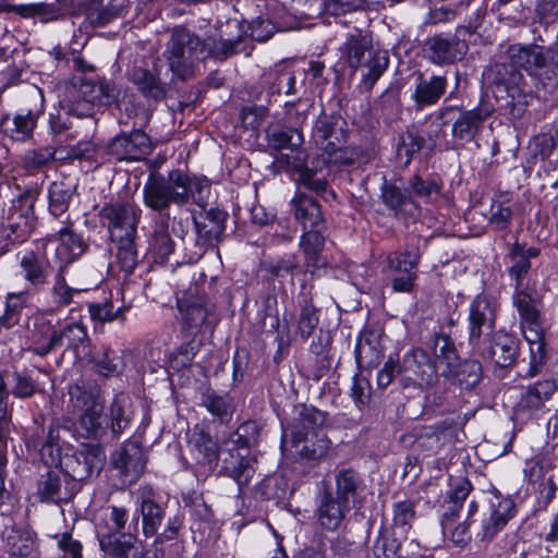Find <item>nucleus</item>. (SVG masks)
Segmentation results:
<instances>
[{"label":"nucleus","instance_id":"1","mask_svg":"<svg viewBox=\"0 0 558 558\" xmlns=\"http://www.w3.org/2000/svg\"><path fill=\"white\" fill-rule=\"evenodd\" d=\"M210 196V181L206 177L191 175L180 169L167 174L151 172L143 186L144 205L161 214L171 205L182 207L190 201L205 209Z\"/></svg>","mask_w":558,"mask_h":558},{"label":"nucleus","instance_id":"2","mask_svg":"<svg viewBox=\"0 0 558 558\" xmlns=\"http://www.w3.org/2000/svg\"><path fill=\"white\" fill-rule=\"evenodd\" d=\"M512 302L519 314L520 329L530 344V365L520 376L533 378L541 372L547 355L546 331L542 318L543 302L535 291L521 288L515 289Z\"/></svg>","mask_w":558,"mask_h":558},{"label":"nucleus","instance_id":"3","mask_svg":"<svg viewBox=\"0 0 558 558\" xmlns=\"http://www.w3.org/2000/svg\"><path fill=\"white\" fill-rule=\"evenodd\" d=\"M70 402L78 416V428L85 438L101 440L108 433L109 420L105 401L95 385L76 383L69 387Z\"/></svg>","mask_w":558,"mask_h":558},{"label":"nucleus","instance_id":"4","mask_svg":"<svg viewBox=\"0 0 558 558\" xmlns=\"http://www.w3.org/2000/svg\"><path fill=\"white\" fill-rule=\"evenodd\" d=\"M246 22L229 19L219 23L204 39H201L204 60L225 61L235 54L250 56L254 45L248 39Z\"/></svg>","mask_w":558,"mask_h":558},{"label":"nucleus","instance_id":"5","mask_svg":"<svg viewBox=\"0 0 558 558\" xmlns=\"http://www.w3.org/2000/svg\"><path fill=\"white\" fill-rule=\"evenodd\" d=\"M267 138L270 147L277 150L290 149L291 153L294 154L293 160H288V165L298 172L299 177L296 181L299 184L317 194L327 191V180L318 175L317 169L310 168L304 163L306 155L304 150L301 149L304 137L299 129L276 128L268 132Z\"/></svg>","mask_w":558,"mask_h":558},{"label":"nucleus","instance_id":"6","mask_svg":"<svg viewBox=\"0 0 558 558\" xmlns=\"http://www.w3.org/2000/svg\"><path fill=\"white\" fill-rule=\"evenodd\" d=\"M347 122L339 114H320L313 129L316 145L327 155L325 163L350 165L353 153L345 146Z\"/></svg>","mask_w":558,"mask_h":558},{"label":"nucleus","instance_id":"7","mask_svg":"<svg viewBox=\"0 0 558 558\" xmlns=\"http://www.w3.org/2000/svg\"><path fill=\"white\" fill-rule=\"evenodd\" d=\"M165 57L174 75L182 80L192 76L196 62L204 60L201 38L185 27H175Z\"/></svg>","mask_w":558,"mask_h":558},{"label":"nucleus","instance_id":"8","mask_svg":"<svg viewBox=\"0 0 558 558\" xmlns=\"http://www.w3.org/2000/svg\"><path fill=\"white\" fill-rule=\"evenodd\" d=\"M254 428L253 423L241 424L234 435L226 442L222 458V471L233 478L240 487L248 485L255 473V460L248 454L250 439L247 434Z\"/></svg>","mask_w":558,"mask_h":558},{"label":"nucleus","instance_id":"9","mask_svg":"<svg viewBox=\"0 0 558 558\" xmlns=\"http://www.w3.org/2000/svg\"><path fill=\"white\" fill-rule=\"evenodd\" d=\"M498 310V301L489 294H477L471 301L468 315V342L472 352L498 331L496 330Z\"/></svg>","mask_w":558,"mask_h":558},{"label":"nucleus","instance_id":"10","mask_svg":"<svg viewBox=\"0 0 558 558\" xmlns=\"http://www.w3.org/2000/svg\"><path fill=\"white\" fill-rule=\"evenodd\" d=\"M38 198L36 190H25L11 201L2 217V226L8 230V239L22 243L32 233L35 227L34 206Z\"/></svg>","mask_w":558,"mask_h":558},{"label":"nucleus","instance_id":"11","mask_svg":"<svg viewBox=\"0 0 558 558\" xmlns=\"http://www.w3.org/2000/svg\"><path fill=\"white\" fill-rule=\"evenodd\" d=\"M99 217L107 227L111 241L137 238V227L142 209L131 202H111L105 204Z\"/></svg>","mask_w":558,"mask_h":558},{"label":"nucleus","instance_id":"12","mask_svg":"<svg viewBox=\"0 0 558 558\" xmlns=\"http://www.w3.org/2000/svg\"><path fill=\"white\" fill-rule=\"evenodd\" d=\"M398 376L403 388L428 389L438 381L437 366L422 349H413L403 355Z\"/></svg>","mask_w":558,"mask_h":558},{"label":"nucleus","instance_id":"13","mask_svg":"<svg viewBox=\"0 0 558 558\" xmlns=\"http://www.w3.org/2000/svg\"><path fill=\"white\" fill-rule=\"evenodd\" d=\"M105 461L106 454L100 444H83L78 449L63 454L60 468L70 481L80 484L94 472L99 473Z\"/></svg>","mask_w":558,"mask_h":558},{"label":"nucleus","instance_id":"14","mask_svg":"<svg viewBox=\"0 0 558 558\" xmlns=\"http://www.w3.org/2000/svg\"><path fill=\"white\" fill-rule=\"evenodd\" d=\"M451 112H457L451 135L456 142L465 144L471 143L480 133L484 122L493 114L494 106L489 102H482L470 110L450 106L439 110L438 119L441 120Z\"/></svg>","mask_w":558,"mask_h":558},{"label":"nucleus","instance_id":"15","mask_svg":"<svg viewBox=\"0 0 558 558\" xmlns=\"http://www.w3.org/2000/svg\"><path fill=\"white\" fill-rule=\"evenodd\" d=\"M520 340L510 332L498 330L473 353L488 360L496 367L509 368L515 365L520 357Z\"/></svg>","mask_w":558,"mask_h":558},{"label":"nucleus","instance_id":"16","mask_svg":"<svg viewBox=\"0 0 558 558\" xmlns=\"http://www.w3.org/2000/svg\"><path fill=\"white\" fill-rule=\"evenodd\" d=\"M117 87L106 80L95 81L83 74L74 75L71 84L66 87L68 100L82 99L85 102L109 106L119 98Z\"/></svg>","mask_w":558,"mask_h":558},{"label":"nucleus","instance_id":"17","mask_svg":"<svg viewBox=\"0 0 558 558\" xmlns=\"http://www.w3.org/2000/svg\"><path fill=\"white\" fill-rule=\"evenodd\" d=\"M468 50V43L457 34H435L424 43L426 58L437 65L454 64L464 58Z\"/></svg>","mask_w":558,"mask_h":558},{"label":"nucleus","instance_id":"18","mask_svg":"<svg viewBox=\"0 0 558 558\" xmlns=\"http://www.w3.org/2000/svg\"><path fill=\"white\" fill-rule=\"evenodd\" d=\"M557 384L553 379L539 380L526 386L513 408L517 420H531L544 412L546 403L557 391Z\"/></svg>","mask_w":558,"mask_h":558},{"label":"nucleus","instance_id":"19","mask_svg":"<svg viewBox=\"0 0 558 558\" xmlns=\"http://www.w3.org/2000/svg\"><path fill=\"white\" fill-rule=\"evenodd\" d=\"M515 513L517 507L513 499L500 494H493L488 507L483 513L481 531L477 536L481 541H492L514 518Z\"/></svg>","mask_w":558,"mask_h":558},{"label":"nucleus","instance_id":"20","mask_svg":"<svg viewBox=\"0 0 558 558\" xmlns=\"http://www.w3.org/2000/svg\"><path fill=\"white\" fill-rule=\"evenodd\" d=\"M97 541L106 558H145V546L135 533L97 531Z\"/></svg>","mask_w":558,"mask_h":558},{"label":"nucleus","instance_id":"21","mask_svg":"<svg viewBox=\"0 0 558 558\" xmlns=\"http://www.w3.org/2000/svg\"><path fill=\"white\" fill-rule=\"evenodd\" d=\"M290 447L292 453L302 461H319L330 450V440L323 430L302 429L296 426L291 432Z\"/></svg>","mask_w":558,"mask_h":558},{"label":"nucleus","instance_id":"22","mask_svg":"<svg viewBox=\"0 0 558 558\" xmlns=\"http://www.w3.org/2000/svg\"><path fill=\"white\" fill-rule=\"evenodd\" d=\"M146 462L144 449L137 441H126L112 457L113 470L123 486H130L141 477Z\"/></svg>","mask_w":558,"mask_h":558},{"label":"nucleus","instance_id":"23","mask_svg":"<svg viewBox=\"0 0 558 558\" xmlns=\"http://www.w3.org/2000/svg\"><path fill=\"white\" fill-rule=\"evenodd\" d=\"M153 150L150 137L142 130L117 135L107 146V153L114 159L141 160Z\"/></svg>","mask_w":558,"mask_h":558},{"label":"nucleus","instance_id":"24","mask_svg":"<svg viewBox=\"0 0 558 558\" xmlns=\"http://www.w3.org/2000/svg\"><path fill=\"white\" fill-rule=\"evenodd\" d=\"M80 488V484L70 481L61 471H49L41 475L37 486V495L41 501L62 504L69 502Z\"/></svg>","mask_w":558,"mask_h":558},{"label":"nucleus","instance_id":"25","mask_svg":"<svg viewBox=\"0 0 558 558\" xmlns=\"http://www.w3.org/2000/svg\"><path fill=\"white\" fill-rule=\"evenodd\" d=\"M227 218L228 214L218 208L204 209L198 215H193L196 243L201 248L215 246L221 241Z\"/></svg>","mask_w":558,"mask_h":558},{"label":"nucleus","instance_id":"26","mask_svg":"<svg viewBox=\"0 0 558 558\" xmlns=\"http://www.w3.org/2000/svg\"><path fill=\"white\" fill-rule=\"evenodd\" d=\"M407 536L397 534V531L381 527L372 546L375 558H413L418 555V544Z\"/></svg>","mask_w":558,"mask_h":558},{"label":"nucleus","instance_id":"27","mask_svg":"<svg viewBox=\"0 0 558 558\" xmlns=\"http://www.w3.org/2000/svg\"><path fill=\"white\" fill-rule=\"evenodd\" d=\"M507 53L513 66L524 69L532 77L554 60L550 50L537 45H512Z\"/></svg>","mask_w":558,"mask_h":558},{"label":"nucleus","instance_id":"28","mask_svg":"<svg viewBox=\"0 0 558 558\" xmlns=\"http://www.w3.org/2000/svg\"><path fill=\"white\" fill-rule=\"evenodd\" d=\"M136 510L142 517L143 534L146 537L157 535L165 519V508L155 501V490L151 486H143L136 496Z\"/></svg>","mask_w":558,"mask_h":558},{"label":"nucleus","instance_id":"29","mask_svg":"<svg viewBox=\"0 0 558 558\" xmlns=\"http://www.w3.org/2000/svg\"><path fill=\"white\" fill-rule=\"evenodd\" d=\"M352 508L349 504L333 496L332 490L326 488L318 497L315 514L320 526L329 531H336L342 525Z\"/></svg>","mask_w":558,"mask_h":558},{"label":"nucleus","instance_id":"30","mask_svg":"<svg viewBox=\"0 0 558 558\" xmlns=\"http://www.w3.org/2000/svg\"><path fill=\"white\" fill-rule=\"evenodd\" d=\"M495 68L499 75L504 73L510 74L509 80L500 77L498 80V83L505 85L506 87V92L508 95L507 106L509 108L510 114L513 118L519 119L526 111L530 102L533 99V95L524 90V88L519 85V81L522 78L520 72L513 71L512 68L509 69L505 64H497Z\"/></svg>","mask_w":558,"mask_h":558},{"label":"nucleus","instance_id":"31","mask_svg":"<svg viewBox=\"0 0 558 558\" xmlns=\"http://www.w3.org/2000/svg\"><path fill=\"white\" fill-rule=\"evenodd\" d=\"M178 308L181 313L183 326L187 329L205 328L211 331L217 324L216 315L202 299H178Z\"/></svg>","mask_w":558,"mask_h":558},{"label":"nucleus","instance_id":"32","mask_svg":"<svg viewBox=\"0 0 558 558\" xmlns=\"http://www.w3.org/2000/svg\"><path fill=\"white\" fill-rule=\"evenodd\" d=\"M380 198L398 219L409 220L420 216L421 208L411 194L395 184L385 183Z\"/></svg>","mask_w":558,"mask_h":558},{"label":"nucleus","instance_id":"33","mask_svg":"<svg viewBox=\"0 0 558 558\" xmlns=\"http://www.w3.org/2000/svg\"><path fill=\"white\" fill-rule=\"evenodd\" d=\"M43 109L21 110L13 118L4 114L0 119V131L13 141L24 142L32 137Z\"/></svg>","mask_w":558,"mask_h":558},{"label":"nucleus","instance_id":"34","mask_svg":"<svg viewBox=\"0 0 558 558\" xmlns=\"http://www.w3.org/2000/svg\"><path fill=\"white\" fill-rule=\"evenodd\" d=\"M190 450L196 463L205 471H213L219 459L217 441L203 428H194L189 440Z\"/></svg>","mask_w":558,"mask_h":558},{"label":"nucleus","instance_id":"35","mask_svg":"<svg viewBox=\"0 0 558 558\" xmlns=\"http://www.w3.org/2000/svg\"><path fill=\"white\" fill-rule=\"evenodd\" d=\"M447 90V77L444 75H432L425 77L418 74L415 80L412 99L416 110L434 106L445 95Z\"/></svg>","mask_w":558,"mask_h":558},{"label":"nucleus","instance_id":"36","mask_svg":"<svg viewBox=\"0 0 558 558\" xmlns=\"http://www.w3.org/2000/svg\"><path fill=\"white\" fill-rule=\"evenodd\" d=\"M294 219L302 227V230L325 228L326 222L320 205L316 199L304 193L298 192L290 202Z\"/></svg>","mask_w":558,"mask_h":558},{"label":"nucleus","instance_id":"37","mask_svg":"<svg viewBox=\"0 0 558 558\" xmlns=\"http://www.w3.org/2000/svg\"><path fill=\"white\" fill-rule=\"evenodd\" d=\"M89 342L87 327L81 320H75L58 328L51 344H56L57 350L66 343V348L74 351L76 355H87Z\"/></svg>","mask_w":558,"mask_h":558},{"label":"nucleus","instance_id":"38","mask_svg":"<svg viewBox=\"0 0 558 558\" xmlns=\"http://www.w3.org/2000/svg\"><path fill=\"white\" fill-rule=\"evenodd\" d=\"M20 268L21 275L29 284L32 292L40 291L48 284L51 265L33 251L26 252L20 258Z\"/></svg>","mask_w":558,"mask_h":558},{"label":"nucleus","instance_id":"39","mask_svg":"<svg viewBox=\"0 0 558 558\" xmlns=\"http://www.w3.org/2000/svg\"><path fill=\"white\" fill-rule=\"evenodd\" d=\"M325 228L304 230L299 242V247L304 256L307 271L314 272L325 263L322 260V253L325 247Z\"/></svg>","mask_w":558,"mask_h":558},{"label":"nucleus","instance_id":"40","mask_svg":"<svg viewBox=\"0 0 558 558\" xmlns=\"http://www.w3.org/2000/svg\"><path fill=\"white\" fill-rule=\"evenodd\" d=\"M333 480V496L354 507L364 489V481L359 472L352 468H342L335 471Z\"/></svg>","mask_w":558,"mask_h":558},{"label":"nucleus","instance_id":"41","mask_svg":"<svg viewBox=\"0 0 558 558\" xmlns=\"http://www.w3.org/2000/svg\"><path fill=\"white\" fill-rule=\"evenodd\" d=\"M482 364L475 360L460 359L452 364V367L442 368L441 376L450 383L459 385L462 389L470 390L474 388L482 378Z\"/></svg>","mask_w":558,"mask_h":558},{"label":"nucleus","instance_id":"42","mask_svg":"<svg viewBox=\"0 0 558 558\" xmlns=\"http://www.w3.org/2000/svg\"><path fill=\"white\" fill-rule=\"evenodd\" d=\"M201 405L204 407L221 424H227L232 420L235 411L233 398L228 392L206 389L202 393Z\"/></svg>","mask_w":558,"mask_h":558},{"label":"nucleus","instance_id":"43","mask_svg":"<svg viewBox=\"0 0 558 558\" xmlns=\"http://www.w3.org/2000/svg\"><path fill=\"white\" fill-rule=\"evenodd\" d=\"M264 84L268 102L277 101L282 94L292 96L298 92L295 76L289 69L268 72L265 75Z\"/></svg>","mask_w":558,"mask_h":558},{"label":"nucleus","instance_id":"44","mask_svg":"<svg viewBox=\"0 0 558 558\" xmlns=\"http://www.w3.org/2000/svg\"><path fill=\"white\" fill-rule=\"evenodd\" d=\"M58 329L48 317L40 315L35 318L32 330L31 351L38 356H46L56 351V344H51Z\"/></svg>","mask_w":558,"mask_h":558},{"label":"nucleus","instance_id":"45","mask_svg":"<svg viewBox=\"0 0 558 558\" xmlns=\"http://www.w3.org/2000/svg\"><path fill=\"white\" fill-rule=\"evenodd\" d=\"M359 69L362 70V85L371 90L389 64L386 51L372 49L364 57Z\"/></svg>","mask_w":558,"mask_h":558},{"label":"nucleus","instance_id":"46","mask_svg":"<svg viewBox=\"0 0 558 558\" xmlns=\"http://www.w3.org/2000/svg\"><path fill=\"white\" fill-rule=\"evenodd\" d=\"M133 418L132 402L128 395H117L109 407V427L114 436L121 435Z\"/></svg>","mask_w":558,"mask_h":558},{"label":"nucleus","instance_id":"47","mask_svg":"<svg viewBox=\"0 0 558 558\" xmlns=\"http://www.w3.org/2000/svg\"><path fill=\"white\" fill-rule=\"evenodd\" d=\"M170 215L168 211L159 214L151 239V250L160 262H166L174 251V242L169 233Z\"/></svg>","mask_w":558,"mask_h":558},{"label":"nucleus","instance_id":"48","mask_svg":"<svg viewBox=\"0 0 558 558\" xmlns=\"http://www.w3.org/2000/svg\"><path fill=\"white\" fill-rule=\"evenodd\" d=\"M421 252L416 244L408 245L404 251L393 252L387 257L389 271L397 275L417 274Z\"/></svg>","mask_w":558,"mask_h":558},{"label":"nucleus","instance_id":"49","mask_svg":"<svg viewBox=\"0 0 558 558\" xmlns=\"http://www.w3.org/2000/svg\"><path fill=\"white\" fill-rule=\"evenodd\" d=\"M130 80L146 98L161 100L166 96L165 85L147 69L134 68L130 73Z\"/></svg>","mask_w":558,"mask_h":558},{"label":"nucleus","instance_id":"50","mask_svg":"<svg viewBox=\"0 0 558 558\" xmlns=\"http://www.w3.org/2000/svg\"><path fill=\"white\" fill-rule=\"evenodd\" d=\"M450 441L448 428L425 427L416 438V447L425 452L426 457L437 454Z\"/></svg>","mask_w":558,"mask_h":558},{"label":"nucleus","instance_id":"51","mask_svg":"<svg viewBox=\"0 0 558 558\" xmlns=\"http://www.w3.org/2000/svg\"><path fill=\"white\" fill-rule=\"evenodd\" d=\"M76 192V185L71 181H56L49 187V210L53 216L64 214L73 195Z\"/></svg>","mask_w":558,"mask_h":558},{"label":"nucleus","instance_id":"52","mask_svg":"<svg viewBox=\"0 0 558 558\" xmlns=\"http://www.w3.org/2000/svg\"><path fill=\"white\" fill-rule=\"evenodd\" d=\"M373 49L371 39L361 33L350 34L343 45L342 53L348 65L357 70L363 57Z\"/></svg>","mask_w":558,"mask_h":558},{"label":"nucleus","instance_id":"53","mask_svg":"<svg viewBox=\"0 0 558 558\" xmlns=\"http://www.w3.org/2000/svg\"><path fill=\"white\" fill-rule=\"evenodd\" d=\"M354 356L357 367L363 369L377 366L383 359V353L377 348L376 341L372 339V335H362L356 340Z\"/></svg>","mask_w":558,"mask_h":558},{"label":"nucleus","instance_id":"54","mask_svg":"<svg viewBox=\"0 0 558 558\" xmlns=\"http://www.w3.org/2000/svg\"><path fill=\"white\" fill-rule=\"evenodd\" d=\"M435 365L442 368L452 367V364L459 360V354L453 340L445 333H436L432 344Z\"/></svg>","mask_w":558,"mask_h":558},{"label":"nucleus","instance_id":"55","mask_svg":"<svg viewBox=\"0 0 558 558\" xmlns=\"http://www.w3.org/2000/svg\"><path fill=\"white\" fill-rule=\"evenodd\" d=\"M66 269V263L59 266L57 272L54 274L53 283L50 289L51 299L58 307L68 306L73 301L74 294L81 292L80 289L68 284L65 279Z\"/></svg>","mask_w":558,"mask_h":558},{"label":"nucleus","instance_id":"56","mask_svg":"<svg viewBox=\"0 0 558 558\" xmlns=\"http://www.w3.org/2000/svg\"><path fill=\"white\" fill-rule=\"evenodd\" d=\"M60 241V250L64 251L69 255V262H72L82 256L87 250V243L84 241L82 235L77 234L73 228L72 222H69L65 227L58 231Z\"/></svg>","mask_w":558,"mask_h":558},{"label":"nucleus","instance_id":"57","mask_svg":"<svg viewBox=\"0 0 558 558\" xmlns=\"http://www.w3.org/2000/svg\"><path fill=\"white\" fill-rule=\"evenodd\" d=\"M135 240L136 238H129L112 241L117 246V263L126 275H131L138 264Z\"/></svg>","mask_w":558,"mask_h":558},{"label":"nucleus","instance_id":"58","mask_svg":"<svg viewBox=\"0 0 558 558\" xmlns=\"http://www.w3.org/2000/svg\"><path fill=\"white\" fill-rule=\"evenodd\" d=\"M539 98L546 99L548 95H558V63L550 61L537 75L533 77Z\"/></svg>","mask_w":558,"mask_h":558},{"label":"nucleus","instance_id":"59","mask_svg":"<svg viewBox=\"0 0 558 558\" xmlns=\"http://www.w3.org/2000/svg\"><path fill=\"white\" fill-rule=\"evenodd\" d=\"M10 554L17 558L31 557L35 548V538L28 531L12 530L7 536Z\"/></svg>","mask_w":558,"mask_h":558},{"label":"nucleus","instance_id":"60","mask_svg":"<svg viewBox=\"0 0 558 558\" xmlns=\"http://www.w3.org/2000/svg\"><path fill=\"white\" fill-rule=\"evenodd\" d=\"M129 310V306L122 305L114 307L111 300L101 303L88 304V313L94 322L101 324L112 323L116 319L125 320L124 313Z\"/></svg>","mask_w":558,"mask_h":558},{"label":"nucleus","instance_id":"61","mask_svg":"<svg viewBox=\"0 0 558 558\" xmlns=\"http://www.w3.org/2000/svg\"><path fill=\"white\" fill-rule=\"evenodd\" d=\"M300 268V262L295 254L287 253L277 258L263 262V269L271 278H280L284 275H293Z\"/></svg>","mask_w":558,"mask_h":558},{"label":"nucleus","instance_id":"62","mask_svg":"<svg viewBox=\"0 0 558 558\" xmlns=\"http://www.w3.org/2000/svg\"><path fill=\"white\" fill-rule=\"evenodd\" d=\"M409 190L425 202H434L441 193V185L435 180L415 175L409 183Z\"/></svg>","mask_w":558,"mask_h":558},{"label":"nucleus","instance_id":"63","mask_svg":"<svg viewBox=\"0 0 558 558\" xmlns=\"http://www.w3.org/2000/svg\"><path fill=\"white\" fill-rule=\"evenodd\" d=\"M10 381V393L19 399H27L37 390L36 381L27 372H13Z\"/></svg>","mask_w":558,"mask_h":558},{"label":"nucleus","instance_id":"64","mask_svg":"<svg viewBox=\"0 0 558 558\" xmlns=\"http://www.w3.org/2000/svg\"><path fill=\"white\" fill-rule=\"evenodd\" d=\"M56 154V148L50 146L27 150L23 157V167L28 171L43 169L54 159Z\"/></svg>","mask_w":558,"mask_h":558}]
</instances>
